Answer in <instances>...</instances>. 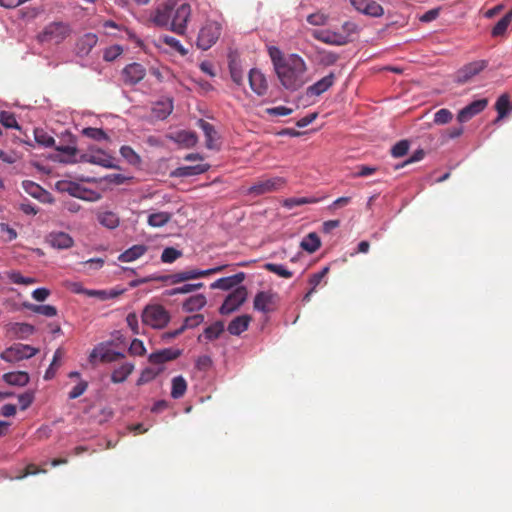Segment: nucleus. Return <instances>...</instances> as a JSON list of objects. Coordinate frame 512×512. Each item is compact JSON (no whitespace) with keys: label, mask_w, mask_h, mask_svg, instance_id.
<instances>
[{"label":"nucleus","mask_w":512,"mask_h":512,"mask_svg":"<svg viewBox=\"0 0 512 512\" xmlns=\"http://www.w3.org/2000/svg\"><path fill=\"white\" fill-rule=\"evenodd\" d=\"M305 60L298 54H289L282 65H278L275 70L281 85L291 91L300 89L306 82L305 74L307 72Z\"/></svg>","instance_id":"nucleus-1"},{"label":"nucleus","mask_w":512,"mask_h":512,"mask_svg":"<svg viewBox=\"0 0 512 512\" xmlns=\"http://www.w3.org/2000/svg\"><path fill=\"white\" fill-rule=\"evenodd\" d=\"M71 34V28L68 23L55 21L47 24L37 35V41L41 44L62 43Z\"/></svg>","instance_id":"nucleus-2"},{"label":"nucleus","mask_w":512,"mask_h":512,"mask_svg":"<svg viewBox=\"0 0 512 512\" xmlns=\"http://www.w3.org/2000/svg\"><path fill=\"white\" fill-rule=\"evenodd\" d=\"M143 324L153 329H163L170 322L169 311L160 304H148L142 311Z\"/></svg>","instance_id":"nucleus-3"},{"label":"nucleus","mask_w":512,"mask_h":512,"mask_svg":"<svg viewBox=\"0 0 512 512\" xmlns=\"http://www.w3.org/2000/svg\"><path fill=\"white\" fill-rule=\"evenodd\" d=\"M221 32L222 27L218 22L207 21L199 31L197 47L204 51L210 49L219 39Z\"/></svg>","instance_id":"nucleus-4"},{"label":"nucleus","mask_w":512,"mask_h":512,"mask_svg":"<svg viewBox=\"0 0 512 512\" xmlns=\"http://www.w3.org/2000/svg\"><path fill=\"white\" fill-rule=\"evenodd\" d=\"M287 184L284 177L274 176L270 178H261L257 180L247 190L248 194L260 196L267 193H272L283 189Z\"/></svg>","instance_id":"nucleus-5"},{"label":"nucleus","mask_w":512,"mask_h":512,"mask_svg":"<svg viewBox=\"0 0 512 512\" xmlns=\"http://www.w3.org/2000/svg\"><path fill=\"white\" fill-rule=\"evenodd\" d=\"M124 354L112 350L108 343H99L94 347L88 357V361L91 365L96 366L98 362L101 363H112L124 358Z\"/></svg>","instance_id":"nucleus-6"},{"label":"nucleus","mask_w":512,"mask_h":512,"mask_svg":"<svg viewBox=\"0 0 512 512\" xmlns=\"http://www.w3.org/2000/svg\"><path fill=\"white\" fill-rule=\"evenodd\" d=\"M38 349L27 344L16 343L6 348L0 358L6 362L15 363L24 359H29L38 353Z\"/></svg>","instance_id":"nucleus-7"},{"label":"nucleus","mask_w":512,"mask_h":512,"mask_svg":"<svg viewBox=\"0 0 512 512\" xmlns=\"http://www.w3.org/2000/svg\"><path fill=\"white\" fill-rule=\"evenodd\" d=\"M280 297L272 290L259 291L253 300V308L256 311L268 314L275 312L279 306Z\"/></svg>","instance_id":"nucleus-8"},{"label":"nucleus","mask_w":512,"mask_h":512,"mask_svg":"<svg viewBox=\"0 0 512 512\" xmlns=\"http://www.w3.org/2000/svg\"><path fill=\"white\" fill-rule=\"evenodd\" d=\"M192 9L190 4L183 3L179 5L174 12H172V20L170 31L178 34L185 35L187 31V24L191 19Z\"/></svg>","instance_id":"nucleus-9"},{"label":"nucleus","mask_w":512,"mask_h":512,"mask_svg":"<svg viewBox=\"0 0 512 512\" xmlns=\"http://www.w3.org/2000/svg\"><path fill=\"white\" fill-rule=\"evenodd\" d=\"M248 291L246 287L239 286L234 289L224 300L219 308L222 315H228L236 311L247 299Z\"/></svg>","instance_id":"nucleus-10"},{"label":"nucleus","mask_w":512,"mask_h":512,"mask_svg":"<svg viewBox=\"0 0 512 512\" xmlns=\"http://www.w3.org/2000/svg\"><path fill=\"white\" fill-rule=\"evenodd\" d=\"M121 76L125 85L134 86L145 78L146 69L142 64L134 62L123 68Z\"/></svg>","instance_id":"nucleus-11"},{"label":"nucleus","mask_w":512,"mask_h":512,"mask_svg":"<svg viewBox=\"0 0 512 512\" xmlns=\"http://www.w3.org/2000/svg\"><path fill=\"white\" fill-rule=\"evenodd\" d=\"M486 65L487 63L485 61H474L466 64L457 71L456 82L459 84L467 83L474 76L479 74L486 67Z\"/></svg>","instance_id":"nucleus-12"},{"label":"nucleus","mask_w":512,"mask_h":512,"mask_svg":"<svg viewBox=\"0 0 512 512\" xmlns=\"http://www.w3.org/2000/svg\"><path fill=\"white\" fill-rule=\"evenodd\" d=\"M487 105L488 100L486 98L475 100L458 112L457 120L460 123H465L472 119L474 116L481 113L487 107Z\"/></svg>","instance_id":"nucleus-13"},{"label":"nucleus","mask_w":512,"mask_h":512,"mask_svg":"<svg viewBox=\"0 0 512 512\" xmlns=\"http://www.w3.org/2000/svg\"><path fill=\"white\" fill-rule=\"evenodd\" d=\"M172 20V6L169 3L158 6L151 15V21L157 27L170 30Z\"/></svg>","instance_id":"nucleus-14"},{"label":"nucleus","mask_w":512,"mask_h":512,"mask_svg":"<svg viewBox=\"0 0 512 512\" xmlns=\"http://www.w3.org/2000/svg\"><path fill=\"white\" fill-rule=\"evenodd\" d=\"M350 3L358 12L371 17H380L384 14L383 7L373 0H350Z\"/></svg>","instance_id":"nucleus-15"},{"label":"nucleus","mask_w":512,"mask_h":512,"mask_svg":"<svg viewBox=\"0 0 512 512\" xmlns=\"http://www.w3.org/2000/svg\"><path fill=\"white\" fill-rule=\"evenodd\" d=\"M46 242L53 248L63 250L74 245L73 238L66 232L52 231L46 236Z\"/></svg>","instance_id":"nucleus-16"},{"label":"nucleus","mask_w":512,"mask_h":512,"mask_svg":"<svg viewBox=\"0 0 512 512\" xmlns=\"http://www.w3.org/2000/svg\"><path fill=\"white\" fill-rule=\"evenodd\" d=\"M312 36L326 44L342 46L347 44V36L332 30H314Z\"/></svg>","instance_id":"nucleus-17"},{"label":"nucleus","mask_w":512,"mask_h":512,"mask_svg":"<svg viewBox=\"0 0 512 512\" xmlns=\"http://www.w3.org/2000/svg\"><path fill=\"white\" fill-rule=\"evenodd\" d=\"M250 88L258 96H264L268 90V82L265 75L258 69L253 68L249 72Z\"/></svg>","instance_id":"nucleus-18"},{"label":"nucleus","mask_w":512,"mask_h":512,"mask_svg":"<svg viewBox=\"0 0 512 512\" xmlns=\"http://www.w3.org/2000/svg\"><path fill=\"white\" fill-rule=\"evenodd\" d=\"M98 37L94 33H86L81 36L75 45V53L79 57H86L91 50L96 46Z\"/></svg>","instance_id":"nucleus-19"},{"label":"nucleus","mask_w":512,"mask_h":512,"mask_svg":"<svg viewBox=\"0 0 512 512\" xmlns=\"http://www.w3.org/2000/svg\"><path fill=\"white\" fill-rule=\"evenodd\" d=\"M336 81V75L331 72L306 89L308 96H320L329 90Z\"/></svg>","instance_id":"nucleus-20"},{"label":"nucleus","mask_w":512,"mask_h":512,"mask_svg":"<svg viewBox=\"0 0 512 512\" xmlns=\"http://www.w3.org/2000/svg\"><path fill=\"white\" fill-rule=\"evenodd\" d=\"M182 350L175 348H165L149 355V362L152 364H163L168 361H172L180 357Z\"/></svg>","instance_id":"nucleus-21"},{"label":"nucleus","mask_w":512,"mask_h":512,"mask_svg":"<svg viewBox=\"0 0 512 512\" xmlns=\"http://www.w3.org/2000/svg\"><path fill=\"white\" fill-rule=\"evenodd\" d=\"M245 280V273L239 272L235 275L219 278L214 281L211 285V289L230 290L231 288L239 285Z\"/></svg>","instance_id":"nucleus-22"},{"label":"nucleus","mask_w":512,"mask_h":512,"mask_svg":"<svg viewBox=\"0 0 512 512\" xmlns=\"http://www.w3.org/2000/svg\"><path fill=\"white\" fill-rule=\"evenodd\" d=\"M252 318L249 315H241L234 318L228 325V332L232 335H240L249 327Z\"/></svg>","instance_id":"nucleus-23"},{"label":"nucleus","mask_w":512,"mask_h":512,"mask_svg":"<svg viewBox=\"0 0 512 512\" xmlns=\"http://www.w3.org/2000/svg\"><path fill=\"white\" fill-rule=\"evenodd\" d=\"M206 304V296L203 294H197L187 298L182 304V309L187 313L197 312L201 310Z\"/></svg>","instance_id":"nucleus-24"},{"label":"nucleus","mask_w":512,"mask_h":512,"mask_svg":"<svg viewBox=\"0 0 512 512\" xmlns=\"http://www.w3.org/2000/svg\"><path fill=\"white\" fill-rule=\"evenodd\" d=\"M135 365L131 362H124L115 368L111 374V381L115 384L124 382L134 371Z\"/></svg>","instance_id":"nucleus-25"},{"label":"nucleus","mask_w":512,"mask_h":512,"mask_svg":"<svg viewBox=\"0 0 512 512\" xmlns=\"http://www.w3.org/2000/svg\"><path fill=\"white\" fill-rule=\"evenodd\" d=\"M224 330V322L216 321L204 329L203 334L198 336V341H202V337L207 341H214L224 333Z\"/></svg>","instance_id":"nucleus-26"},{"label":"nucleus","mask_w":512,"mask_h":512,"mask_svg":"<svg viewBox=\"0 0 512 512\" xmlns=\"http://www.w3.org/2000/svg\"><path fill=\"white\" fill-rule=\"evenodd\" d=\"M147 246L143 244L134 245L118 256V260L121 262H132L143 256L147 252Z\"/></svg>","instance_id":"nucleus-27"},{"label":"nucleus","mask_w":512,"mask_h":512,"mask_svg":"<svg viewBox=\"0 0 512 512\" xmlns=\"http://www.w3.org/2000/svg\"><path fill=\"white\" fill-rule=\"evenodd\" d=\"M91 164L99 165L105 168H117L113 163L114 158L101 149H91Z\"/></svg>","instance_id":"nucleus-28"},{"label":"nucleus","mask_w":512,"mask_h":512,"mask_svg":"<svg viewBox=\"0 0 512 512\" xmlns=\"http://www.w3.org/2000/svg\"><path fill=\"white\" fill-rule=\"evenodd\" d=\"M29 375L24 371L9 372L3 375V380L13 386H25L29 382Z\"/></svg>","instance_id":"nucleus-29"},{"label":"nucleus","mask_w":512,"mask_h":512,"mask_svg":"<svg viewBox=\"0 0 512 512\" xmlns=\"http://www.w3.org/2000/svg\"><path fill=\"white\" fill-rule=\"evenodd\" d=\"M198 126L203 130L205 134L206 147L208 149H214L216 147L215 141L217 136V132L215 131L214 126L203 119L198 120Z\"/></svg>","instance_id":"nucleus-30"},{"label":"nucleus","mask_w":512,"mask_h":512,"mask_svg":"<svg viewBox=\"0 0 512 512\" xmlns=\"http://www.w3.org/2000/svg\"><path fill=\"white\" fill-rule=\"evenodd\" d=\"M209 169L208 164H198L194 166L179 167L174 172L175 176L178 177H189L205 173Z\"/></svg>","instance_id":"nucleus-31"},{"label":"nucleus","mask_w":512,"mask_h":512,"mask_svg":"<svg viewBox=\"0 0 512 512\" xmlns=\"http://www.w3.org/2000/svg\"><path fill=\"white\" fill-rule=\"evenodd\" d=\"M97 220L101 225L108 229H115L119 226L120 223L118 215L112 211H104L98 213Z\"/></svg>","instance_id":"nucleus-32"},{"label":"nucleus","mask_w":512,"mask_h":512,"mask_svg":"<svg viewBox=\"0 0 512 512\" xmlns=\"http://www.w3.org/2000/svg\"><path fill=\"white\" fill-rule=\"evenodd\" d=\"M173 140L187 148H190L196 145L198 138L195 132L182 130L173 136Z\"/></svg>","instance_id":"nucleus-33"},{"label":"nucleus","mask_w":512,"mask_h":512,"mask_svg":"<svg viewBox=\"0 0 512 512\" xmlns=\"http://www.w3.org/2000/svg\"><path fill=\"white\" fill-rule=\"evenodd\" d=\"M512 22V9L506 13L496 24L495 26L493 27L492 31H491V35L493 37H499V36H503L506 31H507V28L509 27V25L511 24Z\"/></svg>","instance_id":"nucleus-34"},{"label":"nucleus","mask_w":512,"mask_h":512,"mask_svg":"<svg viewBox=\"0 0 512 512\" xmlns=\"http://www.w3.org/2000/svg\"><path fill=\"white\" fill-rule=\"evenodd\" d=\"M320 201L317 197H291L287 198L282 202L283 207L287 209H293L296 206L305 204H315Z\"/></svg>","instance_id":"nucleus-35"},{"label":"nucleus","mask_w":512,"mask_h":512,"mask_svg":"<svg viewBox=\"0 0 512 512\" xmlns=\"http://www.w3.org/2000/svg\"><path fill=\"white\" fill-rule=\"evenodd\" d=\"M187 390V382L183 376H176L172 379L171 397L179 399L184 396Z\"/></svg>","instance_id":"nucleus-36"},{"label":"nucleus","mask_w":512,"mask_h":512,"mask_svg":"<svg viewBox=\"0 0 512 512\" xmlns=\"http://www.w3.org/2000/svg\"><path fill=\"white\" fill-rule=\"evenodd\" d=\"M23 305L28 310L46 317H54L57 315V308L53 305H37L31 303H24Z\"/></svg>","instance_id":"nucleus-37"},{"label":"nucleus","mask_w":512,"mask_h":512,"mask_svg":"<svg viewBox=\"0 0 512 512\" xmlns=\"http://www.w3.org/2000/svg\"><path fill=\"white\" fill-rule=\"evenodd\" d=\"M320 245V238L315 232L309 233L301 242V248L309 253L317 251Z\"/></svg>","instance_id":"nucleus-38"},{"label":"nucleus","mask_w":512,"mask_h":512,"mask_svg":"<svg viewBox=\"0 0 512 512\" xmlns=\"http://www.w3.org/2000/svg\"><path fill=\"white\" fill-rule=\"evenodd\" d=\"M22 188L28 195L36 199H42L47 193L39 184L30 180H24L22 182Z\"/></svg>","instance_id":"nucleus-39"},{"label":"nucleus","mask_w":512,"mask_h":512,"mask_svg":"<svg viewBox=\"0 0 512 512\" xmlns=\"http://www.w3.org/2000/svg\"><path fill=\"white\" fill-rule=\"evenodd\" d=\"M172 215L168 212H155L148 216V224L152 227H163L171 220Z\"/></svg>","instance_id":"nucleus-40"},{"label":"nucleus","mask_w":512,"mask_h":512,"mask_svg":"<svg viewBox=\"0 0 512 512\" xmlns=\"http://www.w3.org/2000/svg\"><path fill=\"white\" fill-rule=\"evenodd\" d=\"M172 285L186 282L188 280L198 279L197 269H189L181 272L173 273L171 277Z\"/></svg>","instance_id":"nucleus-41"},{"label":"nucleus","mask_w":512,"mask_h":512,"mask_svg":"<svg viewBox=\"0 0 512 512\" xmlns=\"http://www.w3.org/2000/svg\"><path fill=\"white\" fill-rule=\"evenodd\" d=\"M204 287V283L199 282L195 284H184L180 287H176L170 290L165 291L166 296H174L177 294H188L193 291L199 290Z\"/></svg>","instance_id":"nucleus-42"},{"label":"nucleus","mask_w":512,"mask_h":512,"mask_svg":"<svg viewBox=\"0 0 512 512\" xmlns=\"http://www.w3.org/2000/svg\"><path fill=\"white\" fill-rule=\"evenodd\" d=\"M120 154L132 166H139L141 164V157L128 145L120 148Z\"/></svg>","instance_id":"nucleus-43"},{"label":"nucleus","mask_w":512,"mask_h":512,"mask_svg":"<svg viewBox=\"0 0 512 512\" xmlns=\"http://www.w3.org/2000/svg\"><path fill=\"white\" fill-rule=\"evenodd\" d=\"M264 269L285 279H290L293 277V272L288 270L282 264L266 263L264 264Z\"/></svg>","instance_id":"nucleus-44"},{"label":"nucleus","mask_w":512,"mask_h":512,"mask_svg":"<svg viewBox=\"0 0 512 512\" xmlns=\"http://www.w3.org/2000/svg\"><path fill=\"white\" fill-rule=\"evenodd\" d=\"M495 109L498 113L496 121H499L500 119L504 118L507 115L510 109V99L507 94H503L498 98L495 104Z\"/></svg>","instance_id":"nucleus-45"},{"label":"nucleus","mask_w":512,"mask_h":512,"mask_svg":"<svg viewBox=\"0 0 512 512\" xmlns=\"http://www.w3.org/2000/svg\"><path fill=\"white\" fill-rule=\"evenodd\" d=\"M173 110V104L171 101L158 102L153 108V112L157 118L165 119L171 114Z\"/></svg>","instance_id":"nucleus-46"},{"label":"nucleus","mask_w":512,"mask_h":512,"mask_svg":"<svg viewBox=\"0 0 512 512\" xmlns=\"http://www.w3.org/2000/svg\"><path fill=\"white\" fill-rule=\"evenodd\" d=\"M318 57L319 64L325 67L334 65L339 59V55L332 51H320Z\"/></svg>","instance_id":"nucleus-47"},{"label":"nucleus","mask_w":512,"mask_h":512,"mask_svg":"<svg viewBox=\"0 0 512 512\" xmlns=\"http://www.w3.org/2000/svg\"><path fill=\"white\" fill-rule=\"evenodd\" d=\"M82 134L96 141L109 139L108 135L101 128L87 127L82 130Z\"/></svg>","instance_id":"nucleus-48"},{"label":"nucleus","mask_w":512,"mask_h":512,"mask_svg":"<svg viewBox=\"0 0 512 512\" xmlns=\"http://www.w3.org/2000/svg\"><path fill=\"white\" fill-rule=\"evenodd\" d=\"M8 279L14 284L30 285L37 282L35 278L24 277L18 271H11L7 273Z\"/></svg>","instance_id":"nucleus-49"},{"label":"nucleus","mask_w":512,"mask_h":512,"mask_svg":"<svg viewBox=\"0 0 512 512\" xmlns=\"http://www.w3.org/2000/svg\"><path fill=\"white\" fill-rule=\"evenodd\" d=\"M0 123L6 128L20 129L15 115L8 111L0 112Z\"/></svg>","instance_id":"nucleus-50"},{"label":"nucleus","mask_w":512,"mask_h":512,"mask_svg":"<svg viewBox=\"0 0 512 512\" xmlns=\"http://www.w3.org/2000/svg\"><path fill=\"white\" fill-rule=\"evenodd\" d=\"M268 53L273 63L274 70L278 68V65H282L283 62L286 61V57L283 55L282 51L276 46L269 47Z\"/></svg>","instance_id":"nucleus-51"},{"label":"nucleus","mask_w":512,"mask_h":512,"mask_svg":"<svg viewBox=\"0 0 512 512\" xmlns=\"http://www.w3.org/2000/svg\"><path fill=\"white\" fill-rule=\"evenodd\" d=\"M182 256V251L175 249L174 247H167L161 254V261L164 263H173Z\"/></svg>","instance_id":"nucleus-52"},{"label":"nucleus","mask_w":512,"mask_h":512,"mask_svg":"<svg viewBox=\"0 0 512 512\" xmlns=\"http://www.w3.org/2000/svg\"><path fill=\"white\" fill-rule=\"evenodd\" d=\"M162 42L168 45L169 47L176 50L178 53H180L182 56H185L188 54V50L183 47V45L180 43L179 40L172 36L165 35L161 38Z\"/></svg>","instance_id":"nucleus-53"},{"label":"nucleus","mask_w":512,"mask_h":512,"mask_svg":"<svg viewBox=\"0 0 512 512\" xmlns=\"http://www.w3.org/2000/svg\"><path fill=\"white\" fill-rule=\"evenodd\" d=\"M453 118V114L449 109L442 108L434 114V123L444 125L449 123Z\"/></svg>","instance_id":"nucleus-54"},{"label":"nucleus","mask_w":512,"mask_h":512,"mask_svg":"<svg viewBox=\"0 0 512 512\" xmlns=\"http://www.w3.org/2000/svg\"><path fill=\"white\" fill-rule=\"evenodd\" d=\"M123 53V48L120 45H112L107 47L103 52V59L107 62L114 61Z\"/></svg>","instance_id":"nucleus-55"},{"label":"nucleus","mask_w":512,"mask_h":512,"mask_svg":"<svg viewBox=\"0 0 512 512\" xmlns=\"http://www.w3.org/2000/svg\"><path fill=\"white\" fill-rule=\"evenodd\" d=\"M329 16L322 12L312 13L307 16V22L313 26H324L328 23Z\"/></svg>","instance_id":"nucleus-56"},{"label":"nucleus","mask_w":512,"mask_h":512,"mask_svg":"<svg viewBox=\"0 0 512 512\" xmlns=\"http://www.w3.org/2000/svg\"><path fill=\"white\" fill-rule=\"evenodd\" d=\"M34 135L36 142L44 147H52L55 143L54 138L47 135L43 130L36 129Z\"/></svg>","instance_id":"nucleus-57"},{"label":"nucleus","mask_w":512,"mask_h":512,"mask_svg":"<svg viewBox=\"0 0 512 512\" xmlns=\"http://www.w3.org/2000/svg\"><path fill=\"white\" fill-rule=\"evenodd\" d=\"M204 321V315L195 314L192 316H188L184 319L183 324L181 325L184 328V331L187 329H192L199 326Z\"/></svg>","instance_id":"nucleus-58"},{"label":"nucleus","mask_w":512,"mask_h":512,"mask_svg":"<svg viewBox=\"0 0 512 512\" xmlns=\"http://www.w3.org/2000/svg\"><path fill=\"white\" fill-rule=\"evenodd\" d=\"M409 150V142L401 140L397 142L391 149V154L394 158H400L407 154Z\"/></svg>","instance_id":"nucleus-59"},{"label":"nucleus","mask_w":512,"mask_h":512,"mask_svg":"<svg viewBox=\"0 0 512 512\" xmlns=\"http://www.w3.org/2000/svg\"><path fill=\"white\" fill-rule=\"evenodd\" d=\"M13 330L20 338H25L34 332V327L28 323H15Z\"/></svg>","instance_id":"nucleus-60"},{"label":"nucleus","mask_w":512,"mask_h":512,"mask_svg":"<svg viewBox=\"0 0 512 512\" xmlns=\"http://www.w3.org/2000/svg\"><path fill=\"white\" fill-rule=\"evenodd\" d=\"M360 30V27L358 24H356L353 21H346L342 25V32H340V35H346L347 36V43L351 40V36L353 34H357Z\"/></svg>","instance_id":"nucleus-61"},{"label":"nucleus","mask_w":512,"mask_h":512,"mask_svg":"<svg viewBox=\"0 0 512 512\" xmlns=\"http://www.w3.org/2000/svg\"><path fill=\"white\" fill-rule=\"evenodd\" d=\"M58 187L60 186H63L61 188V190L63 191H67L71 196H74V197H79L81 198L82 196L80 195V186L76 183H72V182H58L57 184Z\"/></svg>","instance_id":"nucleus-62"},{"label":"nucleus","mask_w":512,"mask_h":512,"mask_svg":"<svg viewBox=\"0 0 512 512\" xmlns=\"http://www.w3.org/2000/svg\"><path fill=\"white\" fill-rule=\"evenodd\" d=\"M158 373L159 372L154 371L152 368L144 369L137 380V385L140 386L152 381L158 375Z\"/></svg>","instance_id":"nucleus-63"},{"label":"nucleus","mask_w":512,"mask_h":512,"mask_svg":"<svg viewBox=\"0 0 512 512\" xmlns=\"http://www.w3.org/2000/svg\"><path fill=\"white\" fill-rule=\"evenodd\" d=\"M129 352L130 354L135 356H143L146 352L143 341H141L140 339L132 340L129 347Z\"/></svg>","instance_id":"nucleus-64"}]
</instances>
